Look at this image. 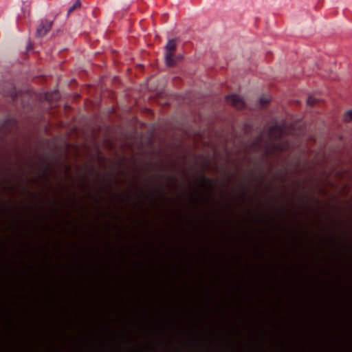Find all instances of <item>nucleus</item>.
I'll list each match as a JSON object with an SVG mask.
<instances>
[{"instance_id": "nucleus-8", "label": "nucleus", "mask_w": 352, "mask_h": 352, "mask_svg": "<svg viewBox=\"0 0 352 352\" xmlns=\"http://www.w3.org/2000/svg\"><path fill=\"white\" fill-rule=\"evenodd\" d=\"M260 102L262 105H265L270 102V99L266 97H261L260 98Z\"/></svg>"}, {"instance_id": "nucleus-6", "label": "nucleus", "mask_w": 352, "mask_h": 352, "mask_svg": "<svg viewBox=\"0 0 352 352\" xmlns=\"http://www.w3.org/2000/svg\"><path fill=\"white\" fill-rule=\"evenodd\" d=\"M344 120L346 122H349L352 120V110H349L344 113Z\"/></svg>"}, {"instance_id": "nucleus-1", "label": "nucleus", "mask_w": 352, "mask_h": 352, "mask_svg": "<svg viewBox=\"0 0 352 352\" xmlns=\"http://www.w3.org/2000/svg\"><path fill=\"white\" fill-rule=\"evenodd\" d=\"M166 48V63L169 67H173L175 65V59L174 57V51L176 49V39L169 40L165 47Z\"/></svg>"}, {"instance_id": "nucleus-4", "label": "nucleus", "mask_w": 352, "mask_h": 352, "mask_svg": "<svg viewBox=\"0 0 352 352\" xmlns=\"http://www.w3.org/2000/svg\"><path fill=\"white\" fill-rule=\"evenodd\" d=\"M202 180L204 182V186L208 189L212 190L214 188V181L210 178H208L205 176L202 177Z\"/></svg>"}, {"instance_id": "nucleus-2", "label": "nucleus", "mask_w": 352, "mask_h": 352, "mask_svg": "<svg viewBox=\"0 0 352 352\" xmlns=\"http://www.w3.org/2000/svg\"><path fill=\"white\" fill-rule=\"evenodd\" d=\"M227 103L232 105L238 109H242L245 107V102L239 95L232 94L226 98Z\"/></svg>"}, {"instance_id": "nucleus-7", "label": "nucleus", "mask_w": 352, "mask_h": 352, "mask_svg": "<svg viewBox=\"0 0 352 352\" xmlns=\"http://www.w3.org/2000/svg\"><path fill=\"white\" fill-rule=\"evenodd\" d=\"M318 102V100L314 98V96H309L308 98H307V104L310 106H314L316 104H317Z\"/></svg>"}, {"instance_id": "nucleus-3", "label": "nucleus", "mask_w": 352, "mask_h": 352, "mask_svg": "<svg viewBox=\"0 0 352 352\" xmlns=\"http://www.w3.org/2000/svg\"><path fill=\"white\" fill-rule=\"evenodd\" d=\"M52 22L48 21H42L40 25L36 30V34L38 36H45L51 29Z\"/></svg>"}, {"instance_id": "nucleus-9", "label": "nucleus", "mask_w": 352, "mask_h": 352, "mask_svg": "<svg viewBox=\"0 0 352 352\" xmlns=\"http://www.w3.org/2000/svg\"><path fill=\"white\" fill-rule=\"evenodd\" d=\"M278 126H273L270 129V132L272 133V131L276 129Z\"/></svg>"}, {"instance_id": "nucleus-5", "label": "nucleus", "mask_w": 352, "mask_h": 352, "mask_svg": "<svg viewBox=\"0 0 352 352\" xmlns=\"http://www.w3.org/2000/svg\"><path fill=\"white\" fill-rule=\"evenodd\" d=\"M80 0H77L73 6H72L69 10H68V14H69L71 12H72L73 11H74L76 8H78L80 7Z\"/></svg>"}]
</instances>
